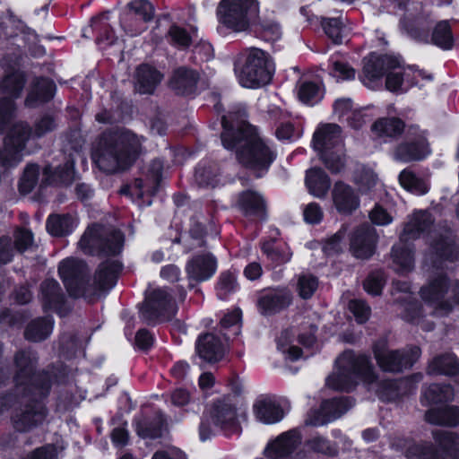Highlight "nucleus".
Here are the masks:
<instances>
[{
    "mask_svg": "<svg viewBox=\"0 0 459 459\" xmlns=\"http://www.w3.org/2000/svg\"><path fill=\"white\" fill-rule=\"evenodd\" d=\"M298 96L303 103L313 106L323 98V90L316 82L303 81L299 84Z\"/></svg>",
    "mask_w": 459,
    "mask_h": 459,
    "instance_id": "obj_47",
    "label": "nucleus"
},
{
    "mask_svg": "<svg viewBox=\"0 0 459 459\" xmlns=\"http://www.w3.org/2000/svg\"><path fill=\"white\" fill-rule=\"evenodd\" d=\"M331 74L337 81H349L356 77V70L348 63L335 61L332 65Z\"/></svg>",
    "mask_w": 459,
    "mask_h": 459,
    "instance_id": "obj_57",
    "label": "nucleus"
},
{
    "mask_svg": "<svg viewBox=\"0 0 459 459\" xmlns=\"http://www.w3.org/2000/svg\"><path fill=\"white\" fill-rule=\"evenodd\" d=\"M216 271V260L211 254L194 256L186 265L188 279L203 281L211 278Z\"/></svg>",
    "mask_w": 459,
    "mask_h": 459,
    "instance_id": "obj_27",
    "label": "nucleus"
},
{
    "mask_svg": "<svg viewBox=\"0 0 459 459\" xmlns=\"http://www.w3.org/2000/svg\"><path fill=\"white\" fill-rule=\"evenodd\" d=\"M238 288L237 282V276L231 272L222 273L217 283L216 290L220 299H224L232 292H235Z\"/></svg>",
    "mask_w": 459,
    "mask_h": 459,
    "instance_id": "obj_51",
    "label": "nucleus"
},
{
    "mask_svg": "<svg viewBox=\"0 0 459 459\" xmlns=\"http://www.w3.org/2000/svg\"><path fill=\"white\" fill-rule=\"evenodd\" d=\"M431 41L443 49H450L454 45V37L448 21L437 23L432 31Z\"/></svg>",
    "mask_w": 459,
    "mask_h": 459,
    "instance_id": "obj_48",
    "label": "nucleus"
},
{
    "mask_svg": "<svg viewBox=\"0 0 459 459\" xmlns=\"http://www.w3.org/2000/svg\"><path fill=\"white\" fill-rule=\"evenodd\" d=\"M369 218L374 224L379 226L388 225L394 220L392 212L385 209L380 204L375 205L369 213Z\"/></svg>",
    "mask_w": 459,
    "mask_h": 459,
    "instance_id": "obj_62",
    "label": "nucleus"
},
{
    "mask_svg": "<svg viewBox=\"0 0 459 459\" xmlns=\"http://www.w3.org/2000/svg\"><path fill=\"white\" fill-rule=\"evenodd\" d=\"M318 287L317 278L312 274L305 273L299 276L297 290L302 299H309Z\"/></svg>",
    "mask_w": 459,
    "mask_h": 459,
    "instance_id": "obj_53",
    "label": "nucleus"
},
{
    "mask_svg": "<svg viewBox=\"0 0 459 459\" xmlns=\"http://www.w3.org/2000/svg\"><path fill=\"white\" fill-rule=\"evenodd\" d=\"M454 398L453 388L449 385L433 384L428 386L422 394V403H437L450 401Z\"/></svg>",
    "mask_w": 459,
    "mask_h": 459,
    "instance_id": "obj_45",
    "label": "nucleus"
},
{
    "mask_svg": "<svg viewBox=\"0 0 459 459\" xmlns=\"http://www.w3.org/2000/svg\"><path fill=\"white\" fill-rule=\"evenodd\" d=\"M258 14L256 0H222L218 7L220 22L236 32L247 30L256 22Z\"/></svg>",
    "mask_w": 459,
    "mask_h": 459,
    "instance_id": "obj_10",
    "label": "nucleus"
},
{
    "mask_svg": "<svg viewBox=\"0 0 459 459\" xmlns=\"http://www.w3.org/2000/svg\"><path fill=\"white\" fill-rule=\"evenodd\" d=\"M238 207L246 216L263 218L265 204L263 197L256 192H242L238 199Z\"/></svg>",
    "mask_w": 459,
    "mask_h": 459,
    "instance_id": "obj_35",
    "label": "nucleus"
},
{
    "mask_svg": "<svg viewBox=\"0 0 459 459\" xmlns=\"http://www.w3.org/2000/svg\"><path fill=\"white\" fill-rule=\"evenodd\" d=\"M74 164L70 160L63 165L56 167L46 166L43 171L44 181L46 184H70L74 179Z\"/></svg>",
    "mask_w": 459,
    "mask_h": 459,
    "instance_id": "obj_39",
    "label": "nucleus"
},
{
    "mask_svg": "<svg viewBox=\"0 0 459 459\" xmlns=\"http://www.w3.org/2000/svg\"><path fill=\"white\" fill-rule=\"evenodd\" d=\"M349 310L359 324L367 322L370 316L371 309L363 300L352 299L349 302Z\"/></svg>",
    "mask_w": 459,
    "mask_h": 459,
    "instance_id": "obj_58",
    "label": "nucleus"
},
{
    "mask_svg": "<svg viewBox=\"0 0 459 459\" xmlns=\"http://www.w3.org/2000/svg\"><path fill=\"white\" fill-rule=\"evenodd\" d=\"M384 273L376 271L371 273L364 281V290L371 295H379L385 285Z\"/></svg>",
    "mask_w": 459,
    "mask_h": 459,
    "instance_id": "obj_55",
    "label": "nucleus"
},
{
    "mask_svg": "<svg viewBox=\"0 0 459 459\" xmlns=\"http://www.w3.org/2000/svg\"><path fill=\"white\" fill-rule=\"evenodd\" d=\"M195 179L200 186L214 187L219 183L216 165L199 164L195 169Z\"/></svg>",
    "mask_w": 459,
    "mask_h": 459,
    "instance_id": "obj_49",
    "label": "nucleus"
},
{
    "mask_svg": "<svg viewBox=\"0 0 459 459\" xmlns=\"http://www.w3.org/2000/svg\"><path fill=\"white\" fill-rule=\"evenodd\" d=\"M199 357L209 363L220 361L225 354V346L221 341L212 333L201 335L195 345Z\"/></svg>",
    "mask_w": 459,
    "mask_h": 459,
    "instance_id": "obj_28",
    "label": "nucleus"
},
{
    "mask_svg": "<svg viewBox=\"0 0 459 459\" xmlns=\"http://www.w3.org/2000/svg\"><path fill=\"white\" fill-rule=\"evenodd\" d=\"M433 220L428 212H417L410 218L405 224L403 233L400 236L402 242H407L420 236L421 232L429 230L432 225Z\"/></svg>",
    "mask_w": 459,
    "mask_h": 459,
    "instance_id": "obj_34",
    "label": "nucleus"
},
{
    "mask_svg": "<svg viewBox=\"0 0 459 459\" xmlns=\"http://www.w3.org/2000/svg\"><path fill=\"white\" fill-rule=\"evenodd\" d=\"M127 8L144 23L152 21L154 15V7L148 0H132L127 4Z\"/></svg>",
    "mask_w": 459,
    "mask_h": 459,
    "instance_id": "obj_52",
    "label": "nucleus"
},
{
    "mask_svg": "<svg viewBox=\"0 0 459 459\" xmlns=\"http://www.w3.org/2000/svg\"><path fill=\"white\" fill-rule=\"evenodd\" d=\"M145 138L127 129L104 132L96 141L92 160L105 173L129 169L143 152Z\"/></svg>",
    "mask_w": 459,
    "mask_h": 459,
    "instance_id": "obj_2",
    "label": "nucleus"
},
{
    "mask_svg": "<svg viewBox=\"0 0 459 459\" xmlns=\"http://www.w3.org/2000/svg\"><path fill=\"white\" fill-rule=\"evenodd\" d=\"M253 411L256 420L264 424L277 423L284 417L283 410L275 398L267 394L256 398Z\"/></svg>",
    "mask_w": 459,
    "mask_h": 459,
    "instance_id": "obj_25",
    "label": "nucleus"
},
{
    "mask_svg": "<svg viewBox=\"0 0 459 459\" xmlns=\"http://www.w3.org/2000/svg\"><path fill=\"white\" fill-rule=\"evenodd\" d=\"M372 130L379 136L395 137L404 130V124L395 117L382 118L374 123Z\"/></svg>",
    "mask_w": 459,
    "mask_h": 459,
    "instance_id": "obj_46",
    "label": "nucleus"
},
{
    "mask_svg": "<svg viewBox=\"0 0 459 459\" xmlns=\"http://www.w3.org/2000/svg\"><path fill=\"white\" fill-rule=\"evenodd\" d=\"M54 321L51 316L39 317L31 321L25 329V338L30 342H41L52 333Z\"/></svg>",
    "mask_w": 459,
    "mask_h": 459,
    "instance_id": "obj_38",
    "label": "nucleus"
},
{
    "mask_svg": "<svg viewBox=\"0 0 459 459\" xmlns=\"http://www.w3.org/2000/svg\"><path fill=\"white\" fill-rule=\"evenodd\" d=\"M435 441L438 444L439 450L429 445H409L405 439L398 438L392 442V446L396 450H404L408 459H458L459 458V437L451 431H435Z\"/></svg>",
    "mask_w": 459,
    "mask_h": 459,
    "instance_id": "obj_7",
    "label": "nucleus"
},
{
    "mask_svg": "<svg viewBox=\"0 0 459 459\" xmlns=\"http://www.w3.org/2000/svg\"><path fill=\"white\" fill-rule=\"evenodd\" d=\"M399 66L397 59L391 56H378L370 54L364 58L362 74L359 77L362 83L371 90L378 89L381 86V80L389 70L396 69Z\"/></svg>",
    "mask_w": 459,
    "mask_h": 459,
    "instance_id": "obj_18",
    "label": "nucleus"
},
{
    "mask_svg": "<svg viewBox=\"0 0 459 459\" xmlns=\"http://www.w3.org/2000/svg\"><path fill=\"white\" fill-rule=\"evenodd\" d=\"M389 70L386 74L385 87L388 91L394 92L404 91L403 77L401 70Z\"/></svg>",
    "mask_w": 459,
    "mask_h": 459,
    "instance_id": "obj_64",
    "label": "nucleus"
},
{
    "mask_svg": "<svg viewBox=\"0 0 459 459\" xmlns=\"http://www.w3.org/2000/svg\"><path fill=\"white\" fill-rule=\"evenodd\" d=\"M306 186L311 195L317 198H324L331 186L330 178L319 168H313L307 171Z\"/></svg>",
    "mask_w": 459,
    "mask_h": 459,
    "instance_id": "obj_36",
    "label": "nucleus"
},
{
    "mask_svg": "<svg viewBox=\"0 0 459 459\" xmlns=\"http://www.w3.org/2000/svg\"><path fill=\"white\" fill-rule=\"evenodd\" d=\"M263 251L277 265L287 263L291 257V253L288 247L279 248L273 247L271 244H264Z\"/></svg>",
    "mask_w": 459,
    "mask_h": 459,
    "instance_id": "obj_56",
    "label": "nucleus"
},
{
    "mask_svg": "<svg viewBox=\"0 0 459 459\" xmlns=\"http://www.w3.org/2000/svg\"><path fill=\"white\" fill-rule=\"evenodd\" d=\"M273 64L270 55L257 48L243 51L235 63V74L239 83L246 88L255 89L270 82Z\"/></svg>",
    "mask_w": 459,
    "mask_h": 459,
    "instance_id": "obj_6",
    "label": "nucleus"
},
{
    "mask_svg": "<svg viewBox=\"0 0 459 459\" xmlns=\"http://www.w3.org/2000/svg\"><path fill=\"white\" fill-rule=\"evenodd\" d=\"M24 84L25 77L19 71L4 75L0 81V94L5 95L0 98V129L13 118L15 110L13 100L21 96Z\"/></svg>",
    "mask_w": 459,
    "mask_h": 459,
    "instance_id": "obj_16",
    "label": "nucleus"
},
{
    "mask_svg": "<svg viewBox=\"0 0 459 459\" xmlns=\"http://www.w3.org/2000/svg\"><path fill=\"white\" fill-rule=\"evenodd\" d=\"M373 352L379 368L391 373H400L411 368L420 356V349L417 346L403 350H389L384 339L374 344Z\"/></svg>",
    "mask_w": 459,
    "mask_h": 459,
    "instance_id": "obj_11",
    "label": "nucleus"
},
{
    "mask_svg": "<svg viewBox=\"0 0 459 459\" xmlns=\"http://www.w3.org/2000/svg\"><path fill=\"white\" fill-rule=\"evenodd\" d=\"M305 448L308 452L333 456L337 454L336 445L326 437L316 434L307 438L304 443Z\"/></svg>",
    "mask_w": 459,
    "mask_h": 459,
    "instance_id": "obj_44",
    "label": "nucleus"
},
{
    "mask_svg": "<svg viewBox=\"0 0 459 459\" xmlns=\"http://www.w3.org/2000/svg\"><path fill=\"white\" fill-rule=\"evenodd\" d=\"M39 300L44 311H55L62 315L65 295L56 280L47 279L40 284Z\"/></svg>",
    "mask_w": 459,
    "mask_h": 459,
    "instance_id": "obj_26",
    "label": "nucleus"
},
{
    "mask_svg": "<svg viewBox=\"0 0 459 459\" xmlns=\"http://www.w3.org/2000/svg\"><path fill=\"white\" fill-rule=\"evenodd\" d=\"M30 135V130L24 122L13 125L0 150V166L5 169L18 165L24 155L25 143Z\"/></svg>",
    "mask_w": 459,
    "mask_h": 459,
    "instance_id": "obj_15",
    "label": "nucleus"
},
{
    "mask_svg": "<svg viewBox=\"0 0 459 459\" xmlns=\"http://www.w3.org/2000/svg\"><path fill=\"white\" fill-rule=\"evenodd\" d=\"M331 195L333 206L341 214L350 215L360 205L359 193L342 181L333 185Z\"/></svg>",
    "mask_w": 459,
    "mask_h": 459,
    "instance_id": "obj_22",
    "label": "nucleus"
},
{
    "mask_svg": "<svg viewBox=\"0 0 459 459\" xmlns=\"http://www.w3.org/2000/svg\"><path fill=\"white\" fill-rule=\"evenodd\" d=\"M204 231L203 225L198 221H193L189 229V237L192 239V243L186 245L187 251H192L197 247L204 246L205 241L204 239Z\"/></svg>",
    "mask_w": 459,
    "mask_h": 459,
    "instance_id": "obj_61",
    "label": "nucleus"
},
{
    "mask_svg": "<svg viewBox=\"0 0 459 459\" xmlns=\"http://www.w3.org/2000/svg\"><path fill=\"white\" fill-rule=\"evenodd\" d=\"M290 332L289 330L283 331L278 339V348L283 353H286L290 359L296 360L301 355V350L294 345H290Z\"/></svg>",
    "mask_w": 459,
    "mask_h": 459,
    "instance_id": "obj_60",
    "label": "nucleus"
},
{
    "mask_svg": "<svg viewBox=\"0 0 459 459\" xmlns=\"http://www.w3.org/2000/svg\"><path fill=\"white\" fill-rule=\"evenodd\" d=\"M346 17L340 15L336 18H321V25L325 34L336 44L342 43L349 29L345 25Z\"/></svg>",
    "mask_w": 459,
    "mask_h": 459,
    "instance_id": "obj_42",
    "label": "nucleus"
},
{
    "mask_svg": "<svg viewBox=\"0 0 459 459\" xmlns=\"http://www.w3.org/2000/svg\"><path fill=\"white\" fill-rule=\"evenodd\" d=\"M210 420L213 425L231 434L239 431L237 418V408L230 400H220L211 409L209 415L202 419L199 433L202 441L207 440L212 434Z\"/></svg>",
    "mask_w": 459,
    "mask_h": 459,
    "instance_id": "obj_12",
    "label": "nucleus"
},
{
    "mask_svg": "<svg viewBox=\"0 0 459 459\" xmlns=\"http://www.w3.org/2000/svg\"><path fill=\"white\" fill-rule=\"evenodd\" d=\"M341 127L336 124L320 126L313 135L314 149L319 152L325 167L332 173L340 172L344 167Z\"/></svg>",
    "mask_w": 459,
    "mask_h": 459,
    "instance_id": "obj_8",
    "label": "nucleus"
},
{
    "mask_svg": "<svg viewBox=\"0 0 459 459\" xmlns=\"http://www.w3.org/2000/svg\"><path fill=\"white\" fill-rule=\"evenodd\" d=\"M376 384V393L381 400L392 401L396 399L400 394L397 383L394 381L386 380Z\"/></svg>",
    "mask_w": 459,
    "mask_h": 459,
    "instance_id": "obj_59",
    "label": "nucleus"
},
{
    "mask_svg": "<svg viewBox=\"0 0 459 459\" xmlns=\"http://www.w3.org/2000/svg\"><path fill=\"white\" fill-rule=\"evenodd\" d=\"M301 440L302 435L299 429H292L268 443L264 455L271 459H289L300 446Z\"/></svg>",
    "mask_w": 459,
    "mask_h": 459,
    "instance_id": "obj_21",
    "label": "nucleus"
},
{
    "mask_svg": "<svg viewBox=\"0 0 459 459\" xmlns=\"http://www.w3.org/2000/svg\"><path fill=\"white\" fill-rule=\"evenodd\" d=\"M38 358L31 351H19L14 355L15 375L18 397L12 416L13 427L18 431H29L46 418V408L39 398L46 396L50 389L48 374H36Z\"/></svg>",
    "mask_w": 459,
    "mask_h": 459,
    "instance_id": "obj_1",
    "label": "nucleus"
},
{
    "mask_svg": "<svg viewBox=\"0 0 459 459\" xmlns=\"http://www.w3.org/2000/svg\"><path fill=\"white\" fill-rule=\"evenodd\" d=\"M394 290L395 292L403 293V298H396L403 307L402 316L404 320L420 325L424 331H431L434 329V324L424 320V313L421 304L411 296V285L406 281L394 282Z\"/></svg>",
    "mask_w": 459,
    "mask_h": 459,
    "instance_id": "obj_20",
    "label": "nucleus"
},
{
    "mask_svg": "<svg viewBox=\"0 0 459 459\" xmlns=\"http://www.w3.org/2000/svg\"><path fill=\"white\" fill-rule=\"evenodd\" d=\"M76 227L75 220L69 214H52L46 223L47 230L56 237H63L73 232Z\"/></svg>",
    "mask_w": 459,
    "mask_h": 459,
    "instance_id": "obj_40",
    "label": "nucleus"
},
{
    "mask_svg": "<svg viewBox=\"0 0 459 459\" xmlns=\"http://www.w3.org/2000/svg\"><path fill=\"white\" fill-rule=\"evenodd\" d=\"M199 78L195 70L183 66L174 71L169 84L177 94L189 95L195 92Z\"/></svg>",
    "mask_w": 459,
    "mask_h": 459,
    "instance_id": "obj_30",
    "label": "nucleus"
},
{
    "mask_svg": "<svg viewBox=\"0 0 459 459\" xmlns=\"http://www.w3.org/2000/svg\"><path fill=\"white\" fill-rule=\"evenodd\" d=\"M124 235L118 230L100 225L89 227L79 241L84 254L115 255L122 251Z\"/></svg>",
    "mask_w": 459,
    "mask_h": 459,
    "instance_id": "obj_9",
    "label": "nucleus"
},
{
    "mask_svg": "<svg viewBox=\"0 0 459 459\" xmlns=\"http://www.w3.org/2000/svg\"><path fill=\"white\" fill-rule=\"evenodd\" d=\"M429 374L455 375L459 372V360L452 354L434 358L429 364Z\"/></svg>",
    "mask_w": 459,
    "mask_h": 459,
    "instance_id": "obj_43",
    "label": "nucleus"
},
{
    "mask_svg": "<svg viewBox=\"0 0 459 459\" xmlns=\"http://www.w3.org/2000/svg\"><path fill=\"white\" fill-rule=\"evenodd\" d=\"M56 84L48 78H38L34 81L26 97L25 106L36 108L49 101L55 94Z\"/></svg>",
    "mask_w": 459,
    "mask_h": 459,
    "instance_id": "obj_31",
    "label": "nucleus"
},
{
    "mask_svg": "<svg viewBox=\"0 0 459 459\" xmlns=\"http://www.w3.org/2000/svg\"><path fill=\"white\" fill-rule=\"evenodd\" d=\"M336 365L337 371L326 379L327 386L332 389L350 392L359 379L368 385L376 383L374 367L366 355L346 351L337 359Z\"/></svg>",
    "mask_w": 459,
    "mask_h": 459,
    "instance_id": "obj_5",
    "label": "nucleus"
},
{
    "mask_svg": "<svg viewBox=\"0 0 459 459\" xmlns=\"http://www.w3.org/2000/svg\"><path fill=\"white\" fill-rule=\"evenodd\" d=\"M163 422V416L159 413L153 419H148L143 416L135 418L134 424L139 437L154 439L161 435Z\"/></svg>",
    "mask_w": 459,
    "mask_h": 459,
    "instance_id": "obj_37",
    "label": "nucleus"
},
{
    "mask_svg": "<svg viewBox=\"0 0 459 459\" xmlns=\"http://www.w3.org/2000/svg\"><path fill=\"white\" fill-rule=\"evenodd\" d=\"M426 420L431 424L456 426L459 424V408L445 406L431 409L426 413Z\"/></svg>",
    "mask_w": 459,
    "mask_h": 459,
    "instance_id": "obj_41",
    "label": "nucleus"
},
{
    "mask_svg": "<svg viewBox=\"0 0 459 459\" xmlns=\"http://www.w3.org/2000/svg\"><path fill=\"white\" fill-rule=\"evenodd\" d=\"M459 258V248L450 237H441L431 246L428 260L436 269H443L445 262H455Z\"/></svg>",
    "mask_w": 459,
    "mask_h": 459,
    "instance_id": "obj_24",
    "label": "nucleus"
},
{
    "mask_svg": "<svg viewBox=\"0 0 459 459\" xmlns=\"http://www.w3.org/2000/svg\"><path fill=\"white\" fill-rule=\"evenodd\" d=\"M354 180L362 188L368 190L376 185L377 176L372 169L363 167L356 172Z\"/></svg>",
    "mask_w": 459,
    "mask_h": 459,
    "instance_id": "obj_63",
    "label": "nucleus"
},
{
    "mask_svg": "<svg viewBox=\"0 0 459 459\" xmlns=\"http://www.w3.org/2000/svg\"><path fill=\"white\" fill-rule=\"evenodd\" d=\"M163 74L150 65H141L135 72V89L142 94L153 93L163 80Z\"/></svg>",
    "mask_w": 459,
    "mask_h": 459,
    "instance_id": "obj_29",
    "label": "nucleus"
},
{
    "mask_svg": "<svg viewBox=\"0 0 459 459\" xmlns=\"http://www.w3.org/2000/svg\"><path fill=\"white\" fill-rule=\"evenodd\" d=\"M291 296L287 290H272L264 293L258 299V307L264 315L279 312L290 305Z\"/></svg>",
    "mask_w": 459,
    "mask_h": 459,
    "instance_id": "obj_33",
    "label": "nucleus"
},
{
    "mask_svg": "<svg viewBox=\"0 0 459 459\" xmlns=\"http://www.w3.org/2000/svg\"><path fill=\"white\" fill-rule=\"evenodd\" d=\"M377 241L376 230L370 225H362L351 235V251L357 258L367 259L374 254Z\"/></svg>",
    "mask_w": 459,
    "mask_h": 459,
    "instance_id": "obj_23",
    "label": "nucleus"
},
{
    "mask_svg": "<svg viewBox=\"0 0 459 459\" xmlns=\"http://www.w3.org/2000/svg\"><path fill=\"white\" fill-rule=\"evenodd\" d=\"M391 257L392 267L396 273L406 274L414 269V252L405 242L400 240L399 244L393 247Z\"/></svg>",
    "mask_w": 459,
    "mask_h": 459,
    "instance_id": "obj_32",
    "label": "nucleus"
},
{
    "mask_svg": "<svg viewBox=\"0 0 459 459\" xmlns=\"http://www.w3.org/2000/svg\"><path fill=\"white\" fill-rule=\"evenodd\" d=\"M399 182L403 188L413 194L423 195L428 192L427 184L410 169H403L400 173Z\"/></svg>",
    "mask_w": 459,
    "mask_h": 459,
    "instance_id": "obj_50",
    "label": "nucleus"
},
{
    "mask_svg": "<svg viewBox=\"0 0 459 459\" xmlns=\"http://www.w3.org/2000/svg\"><path fill=\"white\" fill-rule=\"evenodd\" d=\"M353 402L349 397L333 398L324 401L319 409L310 410L305 419L307 426H323L340 418L350 408Z\"/></svg>",
    "mask_w": 459,
    "mask_h": 459,
    "instance_id": "obj_19",
    "label": "nucleus"
},
{
    "mask_svg": "<svg viewBox=\"0 0 459 459\" xmlns=\"http://www.w3.org/2000/svg\"><path fill=\"white\" fill-rule=\"evenodd\" d=\"M121 271V264L117 261H106L102 263L95 273L93 283L90 284L87 275V265L80 260L69 258L62 261L58 273L71 296L91 297L99 291L111 289Z\"/></svg>",
    "mask_w": 459,
    "mask_h": 459,
    "instance_id": "obj_4",
    "label": "nucleus"
},
{
    "mask_svg": "<svg viewBox=\"0 0 459 459\" xmlns=\"http://www.w3.org/2000/svg\"><path fill=\"white\" fill-rule=\"evenodd\" d=\"M177 310L169 290L157 288L149 292L140 308V317L147 324L169 319Z\"/></svg>",
    "mask_w": 459,
    "mask_h": 459,
    "instance_id": "obj_14",
    "label": "nucleus"
},
{
    "mask_svg": "<svg viewBox=\"0 0 459 459\" xmlns=\"http://www.w3.org/2000/svg\"><path fill=\"white\" fill-rule=\"evenodd\" d=\"M39 167L35 164L28 165L19 184V189L22 194H28L33 190L38 182Z\"/></svg>",
    "mask_w": 459,
    "mask_h": 459,
    "instance_id": "obj_54",
    "label": "nucleus"
},
{
    "mask_svg": "<svg viewBox=\"0 0 459 459\" xmlns=\"http://www.w3.org/2000/svg\"><path fill=\"white\" fill-rule=\"evenodd\" d=\"M221 124L224 129L221 134L223 146L226 149L236 148L239 163L254 170L256 177L267 172L277 153L258 135L255 127L243 122L235 132L229 126L225 117H222Z\"/></svg>",
    "mask_w": 459,
    "mask_h": 459,
    "instance_id": "obj_3",
    "label": "nucleus"
},
{
    "mask_svg": "<svg viewBox=\"0 0 459 459\" xmlns=\"http://www.w3.org/2000/svg\"><path fill=\"white\" fill-rule=\"evenodd\" d=\"M429 153L424 134L418 126H411L406 130V140L399 144L394 152V158L403 162H411L424 159Z\"/></svg>",
    "mask_w": 459,
    "mask_h": 459,
    "instance_id": "obj_17",
    "label": "nucleus"
},
{
    "mask_svg": "<svg viewBox=\"0 0 459 459\" xmlns=\"http://www.w3.org/2000/svg\"><path fill=\"white\" fill-rule=\"evenodd\" d=\"M449 283L443 273L432 275L420 290L422 300L431 308V314L446 316L453 310L451 296L447 297Z\"/></svg>",
    "mask_w": 459,
    "mask_h": 459,
    "instance_id": "obj_13",
    "label": "nucleus"
}]
</instances>
